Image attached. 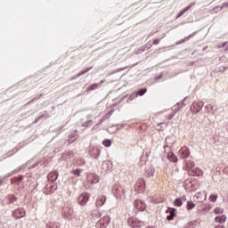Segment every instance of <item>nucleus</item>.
Segmentation results:
<instances>
[{"label": "nucleus", "instance_id": "nucleus-1", "mask_svg": "<svg viewBox=\"0 0 228 228\" xmlns=\"http://www.w3.org/2000/svg\"><path fill=\"white\" fill-rule=\"evenodd\" d=\"M77 200L79 206H86V203L90 200V194L88 192H82Z\"/></svg>", "mask_w": 228, "mask_h": 228}, {"label": "nucleus", "instance_id": "nucleus-2", "mask_svg": "<svg viewBox=\"0 0 228 228\" xmlns=\"http://www.w3.org/2000/svg\"><path fill=\"white\" fill-rule=\"evenodd\" d=\"M202 108H204V102H194L191 105V111L192 113H199V111H200V110H202Z\"/></svg>", "mask_w": 228, "mask_h": 228}, {"label": "nucleus", "instance_id": "nucleus-3", "mask_svg": "<svg viewBox=\"0 0 228 228\" xmlns=\"http://www.w3.org/2000/svg\"><path fill=\"white\" fill-rule=\"evenodd\" d=\"M110 224V216H103L99 222L96 224L97 228H107Z\"/></svg>", "mask_w": 228, "mask_h": 228}, {"label": "nucleus", "instance_id": "nucleus-4", "mask_svg": "<svg viewBox=\"0 0 228 228\" xmlns=\"http://www.w3.org/2000/svg\"><path fill=\"white\" fill-rule=\"evenodd\" d=\"M178 154L182 159H186L190 156V150L188 147L183 146L179 150Z\"/></svg>", "mask_w": 228, "mask_h": 228}, {"label": "nucleus", "instance_id": "nucleus-5", "mask_svg": "<svg viewBox=\"0 0 228 228\" xmlns=\"http://www.w3.org/2000/svg\"><path fill=\"white\" fill-rule=\"evenodd\" d=\"M134 207L139 211H145V209H147V205L145 204V202L143 200H136L134 201Z\"/></svg>", "mask_w": 228, "mask_h": 228}, {"label": "nucleus", "instance_id": "nucleus-6", "mask_svg": "<svg viewBox=\"0 0 228 228\" xmlns=\"http://www.w3.org/2000/svg\"><path fill=\"white\" fill-rule=\"evenodd\" d=\"M14 218L19 219V218H24L26 216V210L22 208L16 209L12 213Z\"/></svg>", "mask_w": 228, "mask_h": 228}, {"label": "nucleus", "instance_id": "nucleus-7", "mask_svg": "<svg viewBox=\"0 0 228 228\" xmlns=\"http://www.w3.org/2000/svg\"><path fill=\"white\" fill-rule=\"evenodd\" d=\"M188 174L189 175L200 177V175H203L204 172L199 167H193L192 169L189 170Z\"/></svg>", "mask_w": 228, "mask_h": 228}, {"label": "nucleus", "instance_id": "nucleus-8", "mask_svg": "<svg viewBox=\"0 0 228 228\" xmlns=\"http://www.w3.org/2000/svg\"><path fill=\"white\" fill-rule=\"evenodd\" d=\"M63 216L65 218H72L74 216V210L69 207H66L63 208Z\"/></svg>", "mask_w": 228, "mask_h": 228}, {"label": "nucleus", "instance_id": "nucleus-9", "mask_svg": "<svg viewBox=\"0 0 228 228\" xmlns=\"http://www.w3.org/2000/svg\"><path fill=\"white\" fill-rule=\"evenodd\" d=\"M128 224L133 228L142 227V222H139L137 219L131 218V219L128 220Z\"/></svg>", "mask_w": 228, "mask_h": 228}, {"label": "nucleus", "instance_id": "nucleus-10", "mask_svg": "<svg viewBox=\"0 0 228 228\" xmlns=\"http://www.w3.org/2000/svg\"><path fill=\"white\" fill-rule=\"evenodd\" d=\"M58 179V173L56 171H53L48 174V181L51 183H54Z\"/></svg>", "mask_w": 228, "mask_h": 228}, {"label": "nucleus", "instance_id": "nucleus-11", "mask_svg": "<svg viewBox=\"0 0 228 228\" xmlns=\"http://www.w3.org/2000/svg\"><path fill=\"white\" fill-rule=\"evenodd\" d=\"M215 222H216L217 224H225V222H227V216H225V215L217 216L215 218Z\"/></svg>", "mask_w": 228, "mask_h": 228}, {"label": "nucleus", "instance_id": "nucleus-12", "mask_svg": "<svg viewBox=\"0 0 228 228\" xmlns=\"http://www.w3.org/2000/svg\"><path fill=\"white\" fill-rule=\"evenodd\" d=\"M104 202H106V197L105 196H100L96 200V206H97V208H102V206H104Z\"/></svg>", "mask_w": 228, "mask_h": 228}, {"label": "nucleus", "instance_id": "nucleus-13", "mask_svg": "<svg viewBox=\"0 0 228 228\" xmlns=\"http://www.w3.org/2000/svg\"><path fill=\"white\" fill-rule=\"evenodd\" d=\"M167 159L173 163H177V156H175V154H174L172 151L167 153Z\"/></svg>", "mask_w": 228, "mask_h": 228}, {"label": "nucleus", "instance_id": "nucleus-14", "mask_svg": "<svg viewBox=\"0 0 228 228\" xmlns=\"http://www.w3.org/2000/svg\"><path fill=\"white\" fill-rule=\"evenodd\" d=\"M193 168H195V164L193 163V161L187 160L185 162V169L188 171V173L190 172V170H192Z\"/></svg>", "mask_w": 228, "mask_h": 228}, {"label": "nucleus", "instance_id": "nucleus-15", "mask_svg": "<svg viewBox=\"0 0 228 228\" xmlns=\"http://www.w3.org/2000/svg\"><path fill=\"white\" fill-rule=\"evenodd\" d=\"M183 200H186V197L175 199L174 201V206H176L177 208H181V206H183Z\"/></svg>", "mask_w": 228, "mask_h": 228}, {"label": "nucleus", "instance_id": "nucleus-16", "mask_svg": "<svg viewBox=\"0 0 228 228\" xmlns=\"http://www.w3.org/2000/svg\"><path fill=\"white\" fill-rule=\"evenodd\" d=\"M193 4H195V3H192L191 5L185 7L183 10H182L176 16V19H179V17H183V13H186V12H190V9L191 8V6H193Z\"/></svg>", "mask_w": 228, "mask_h": 228}, {"label": "nucleus", "instance_id": "nucleus-17", "mask_svg": "<svg viewBox=\"0 0 228 228\" xmlns=\"http://www.w3.org/2000/svg\"><path fill=\"white\" fill-rule=\"evenodd\" d=\"M101 154V150L99 148H93V151L91 152V156L93 158H97Z\"/></svg>", "mask_w": 228, "mask_h": 228}, {"label": "nucleus", "instance_id": "nucleus-18", "mask_svg": "<svg viewBox=\"0 0 228 228\" xmlns=\"http://www.w3.org/2000/svg\"><path fill=\"white\" fill-rule=\"evenodd\" d=\"M7 199H8L10 204H13V202H15L17 200V197H15V195H13V194H9L7 196Z\"/></svg>", "mask_w": 228, "mask_h": 228}, {"label": "nucleus", "instance_id": "nucleus-19", "mask_svg": "<svg viewBox=\"0 0 228 228\" xmlns=\"http://www.w3.org/2000/svg\"><path fill=\"white\" fill-rule=\"evenodd\" d=\"M214 215H224V208H222L220 207H216L214 209Z\"/></svg>", "mask_w": 228, "mask_h": 228}, {"label": "nucleus", "instance_id": "nucleus-20", "mask_svg": "<svg viewBox=\"0 0 228 228\" xmlns=\"http://www.w3.org/2000/svg\"><path fill=\"white\" fill-rule=\"evenodd\" d=\"M81 172H83V170H81V169H73L71 171V174H73V175H76L77 177H80Z\"/></svg>", "mask_w": 228, "mask_h": 228}, {"label": "nucleus", "instance_id": "nucleus-21", "mask_svg": "<svg viewBox=\"0 0 228 228\" xmlns=\"http://www.w3.org/2000/svg\"><path fill=\"white\" fill-rule=\"evenodd\" d=\"M186 208H187L188 211H190L195 208V203H193V201H187Z\"/></svg>", "mask_w": 228, "mask_h": 228}, {"label": "nucleus", "instance_id": "nucleus-22", "mask_svg": "<svg viewBox=\"0 0 228 228\" xmlns=\"http://www.w3.org/2000/svg\"><path fill=\"white\" fill-rule=\"evenodd\" d=\"M175 216V208H173L170 215L167 216V220L169 222Z\"/></svg>", "mask_w": 228, "mask_h": 228}, {"label": "nucleus", "instance_id": "nucleus-23", "mask_svg": "<svg viewBox=\"0 0 228 228\" xmlns=\"http://www.w3.org/2000/svg\"><path fill=\"white\" fill-rule=\"evenodd\" d=\"M217 199H218V195L212 194L209 196L208 200H210V202H216Z\"/></svg>", "mask_w": 228, "mask_h": 228}, {"label": "nucleus", "instance_id": "nucleus-24", "mask_svg": "<svg viewBox=\"0 0 228 228\" xmlns=\"http://www.w3.org/2000/svg\"><path fill=\"white\" fill-rule=\"evenodd\" d=\"M102 144L104 145V147H111V140L106 139L102 142Z\"/></svg>", "mask_w": 228, "mask_h": 228}, {"label": "nucleus", "instance_id": "nucleus-25", "mask_svg": "<svg viewBox=\"0 0 228 228\" xmlns=\"http://www.w3.org/2000/svg\"><path fill=\"white\" fill-rule=\"evenodd\" d=\"M147 93V89L142 88V89H139L137 92V95H140L142 97V95H144V94Z\"/></svg>", "mask_w": 228, "mask_h": 228}, {"label": "nucleus", "instance_id": "nucleus-26", "mask_svg": "<svg viewBox=\"0 0 228 228\" xmlns=\"http://www.w3.org/2000/svg\"><path fill=\"white\" fill-rule=\"evenodd\" d=\"M190 184H191V180H186L185 181V189L186 190H190ZM191 190H192V189L191 188Z\"/></svg>", "mask_w": 228, "mask_h": 228}, {"label": "nucleus", "instance_id": "nucleus-27", "mask_svg": "<svg viewBox=\"0 0 228 228\" xmlns=\"http://www.w3.org/2000/svg\"><path fill=\"white\" fill-rule=\"evenodd\" d=\"M97 88H99V84H94L88 89L89 90H95Z\"/></svg>", "mask_w": 228, "mask_h": 228}, {"label": "nucleus", "instance_id": "nucleus-28", "mask_svg": "<svg viewBox=\"0 0 228 228\" xmlns=\"http://www.w3.org/2000/svg\"><path fill=\"white\" fill-rule=\"evenodd\" d=\"M88 70H90V69H87L86 70H82L77 74V77H79L80 76H83L84 74H86V72H88Z\"/></svg>", "mask_w": 228, "mask_h": 228}, {"label": "nucleus", "instance_id": "nucleus-29", "mask_svg": "<svg viewBox=\"0 0 228 228\" xmlns=\"http://www.w3.org/2000/svg\"><path fill=\"white\" fill-rule=\"evenodd\" d=\"M174 117H175V113H172L170 115L167 116V120H172L174 118Z\"/></svg>", "mask_w": 228, "mask_h": 228}, {"label": "nucleus", "instance_id": "nucleus-30", "mask_svg": "<svg viewBox=\"0 0 228 228\" xmlns=\"http://www.w3.org/2000/svg\"><path fill=\"white\" fill-rule=\"evenodd\" d=\"M92 121H86V123L83 124L84 127H88V126H90Z\"/></svg>", "mask_w": 228, "mask_h": 228}, {"label": "nucleus", "instance_id": "nucleus-31", "mask_svg": "<svg viewBox=\"0 0 228 228\" xmlns=\"http://www.w3.org/2000/svg\"><path fill=\"white\" fill-rule=\"evenodd\" d=\"M159 44V39H154L153 45H158Z\"/></svg>", "mask_w": 228, "mask_h": 228}, {"label": "nucleus", "instance_id": "nucleus-32", "mask_svg": "<svg viewBox=\"0 0 228 228\" xmlns=\"http://www.w3.org/2000/svg\"><path fill=\"white\" fill-rule=\"evenodd\" d=\"M215 228H225V227L222 224H217V225L215 226Z\"/></svg>", "mask_w": 228, "mask_h": 228}, {"label": "nucleus", "instance_id": "nucleus-33", "mask_svg": "<svg viewBox=\"0 0 228 228\" xmlns=\"http://www.w3.org/2000/svg\"><path fill=\"white\" fill-rule=\"evenodd\" d=\"M105 165H108V162H104V163H103V167H105Z\"/></svg>", "mask_w": 228, "mask_h": 228}, {"label": "nucleus", "instance_id": "nucleus-34", "mask_svg": "<svg viewBox=\"0 0 228 228\" xmlns=\"http://www.w3.org/2000/svg\"><path fill=\"white\" fill-rule=\"evenodd\" d=\"M102 83H104V80H102V81H101V85H102Z\"/></svg>", "mask_w": 228, "mask_h": 228}, {"label": "nucleus", "instance_id": "nucleus-35", "mask_svg": "<svg viewBox=\"0 0 228 228\" xmlns=\"http://www.w3.org/2000/svg\"><path fill=\"white\" fill-rule=\"evenodd\" d=\"M94 183H99V180L96 178V181Z\"/></svg>", "mask_w": 228, "mask_h": 228}]
</instances>
